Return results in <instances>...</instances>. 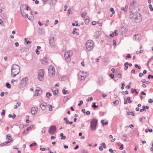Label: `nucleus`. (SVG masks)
I'll use <instances>...</instances> for the list:
<instances>
[{"label":"nucleus","instance_id":"obj_1","mask_svg":"<svg viewBox=\"0 0 153 153\" xmlns=\"http://www.w3.org/2000/svg\"><path fill=\"white\" fill-rule=\"evenodd\" d=\"M26 11H24L23 13H22V11L21 12V13L23 16L26 17L29 20H33L34 17L33 16V12L31 10L30 8L26 9Z\"/></svg>","mask_w":153,"mask_h":153},{"label":"nucleus","instance_id":"obj_2","mask_svg":"<svg viewBox=\"0 0 153 153\" xmlns=\"http://www.w3.org/2000/svg\"><path fill=\"white\" fill-rule=\"evenodd\" d=\"M19 72L20 68L18 65L16 64H13L12 65L11 74L12 77H15L19 73Z\"/></svg>","mask_w":153,"mask_h":153},{"label":"nucleus","instance_id":"obj_3","mask_svg":"<svg viewBox=\"0 0 153 153\" xmlns=\"http://www.w3.org/2000/svg\"><path fill=\"white\" fill-rule=\"evenodd\" d=\"M98 120L95 118H93L91 121L90 128L92 131L95 130L97 129V126Z\"/></svg>","mask_w":153,"mask_h":153},{"label":"nucleus","instance_id":"obj_4","mask_svg":"<svg viewBox=\"0 0 153 153\" xmlns=\"http://www.w3.org/2000/svg\"><path fill=\"white\" fill-rule=\"evenodd\" d=\"M94 47V43L91 40H88L86 45V48L88 51H90L93 49Z\"/></svg>","mask_w":153,"mask_h":153},{"label":"nucleus","instance_id":"obj_5","mask_svg":"<svg viewBox=\"0 0 153 153\" xmlns=\"http://www.w3.org/2000/svg\"><path fill=\"white\" fill-rule=\"evenodd\" d=\"M72 51L71 50H69L65 52L64 57L67 62H70L71 61V56H72Z\"/></svg>","mask_w":153,"mask_h":153},{"label":"nucleus","instance_id":"obj_6","mask_svg":"<svg viewBox=\"0 0 153 153\" xmlns=\"http://www.w3.org/2000/svg\"><path fill=\"white\" fill-rule=\"evenodd\" d=\"M131 17L134 19L139 20L141 19L140 14L138 12L132 13L130 15Z\"/></svg>","mask_w":153,"mask_h":153},{"label":"nucleus","instance_id":"obj_7","mask_svg":"<svg viewBox=\"0 0 153 153\" xmlns=\"http://www.w3.org/2000/svg\"><path fill=\"white\" fill-rule=\"evenodd\" d=\"M78 79L81 81L84 79L87 76V74L85 72H80L78 74Z\"/></svg>","mask_w":153,"mask_h":153},{"label":"nucleus","instance_id":"obj_8","mask_svg":"<svg viewBox=\"0 0 153 153\" xmlns=\"http://www.w3.org/2000/svg\"><path fill=\"white\" fill-rule=\"evenodd\" d=\"M38 79L40 81H42L44 79V71L43 70H39L38 76Z\"/></svg>","mask_w":153,"mask_h":153},{"label":"nucleus","instance_id":"obj_9","mask_svg":"<svg viewBox=\"0 0 153 153\" xmlns=\"http://www.w3.org/2000/svg\"><path fill=\"white\" fill-rule=\"evenodd\" d=\"M56 128L55 126H52L49 127L48 132L51 134H53L56 132Z\"/></svg>","mask_w":153,"mask_h":153},{"label":"nucleus","instance_id":"obj_10","mask_svg":"<svg viewBox=\"0 0 153 153\" xmlns=\"http://www.w3.org/2000/svg\"><path fill=\"white\" fill-rule=\"evenodd\" d=\"M49 42L51 47L53 48L56 45L53 36L50 37L49 38Z\"/></svg>","mask_w":153,"mask_h":153},{"label":"nucleus","instance_id":"obj_11","mask_svg":"<svg viewBox=\"0 0 153 153\" xmlns=\"http://www.w3.org/2000/svg\"><path fill=\"white\" fill-rule=\"evenodd\" d=\"M30 8V7L27 6L25 4H22L21 5L20 7L21 12L22 11V13H23L24 11H26V9Z\"/></svg>","mask_w":153,"mask_h":153},{"label":"nucleus","instance_id":"obj_12","mask_svg":"<svg viewBox=\"0 0 153 153\" xmlns=\"http://www.w3.org/2000/svg\"><path fill=\"white\" fill-rule=\"evenodd\" d=\"M27 80L28 78L27 77L23 78L21 81V84H22L23 86H26L27 82Z\"/></svg>","mask_w":153,"mask_h":153},{"label":"nucleus","instance_id":"obj_13","mask_svg":"<svg viewBox=\"0 0 153 153\" xmlns=\"http://www.w3.org/2000/svg\"><path fill=\"white\" fill-rule=\"evenodd\" d=\"M52 90L54 95H56L58 93V89L55 87L52 88Z\"/></svg>","mask_w":153,"mask_h":153},{"label":"nucleus","instance_id":"obj_14","mask_svg":"<svg viewBox=\"0 0 153 153\" xmlns=\"http://www.w3.org/2000/svg\"><path fill=\"white\" fill-rule=\"evenodd\" d=\"M48 59L47 58L44 57L42 59L41 62L42 64H46L48 62Z\"/></svg>","mask_w":153,"mask_h":153},{"label":"nucleus","instance_id":"obj_15","mask_svg":"<svg viewBox=\"0 0 153 153\" xmlns=\"http://www.w3.org/2000/svg\"><path fill=\"white\" fill-rule=\"evenodd\" d=\"M31 112L33 114L35 115L37 113V111L35 107H33L31 110Z\"/></svg>","mask_w":153,"mask_h":153},{"label":"nucleus","instance_id":"obj_16","mask_svg":"<svg viewBox=\"0 0 153 153\" xmlns=\"http://www.w3.org/2000/svg\"><path fill=\"white\" fill-rule=\"evenodd\" d=\"M46 105L47 104L45 102H44L42 104H41L40 105V107L43 110H45L46 108Z\"/></svg>","mask_w":153,"mask_h":153},{"label":"nucleus","instance_id":"obj_17","mask_svg":"<svg viewBox=\"0 0 153 153\" xmlns=\"http://www.w3.org/2000/svg\"><path fill=\"white\" fill-rule=\"evenodd\" d=\"M140 38V34H137L134 35L133 37V39L137 40H139Z\"/></svg>","mask_w":153,"mask_h":153},{"label":"nucleus","instance_id":"obj_18","mask_svg":"<svg viewBox=\"0 0 153 153\" xmlns=\"http://www.w3.org/2000/svg\"><path fill=\"white\" fill-rule=\"evenodd\" d=\"M55 71H49V75L51 77H52L55 75Z\"/></svg>","mask_w":153,"mask_h":153},{"label":"nucleus","instance_id":"obj_19","mask_svg":"<svg viewBox=\"0 0 153 153\" xmlns=\"http://www.w3.org/2000/svg\"><path fill=\"white\" fill-rule=\"evenodd\" d=\"M103 79L102 77H100L98 80V83L100 85H101L103 82Z\"/></svg>","mask_w":153,"mask_h":153},{"label":"nucleus","instance_id":"obj_20","mask_svg":"<svg viewBox=\"0 0 153 153\" xmlns=\"http://www.w3.org/2000/svg\"><path fill=\"white\" fill-rule=\"evenodd\" d=\"M135 3H136V2L134 1L130 3V9H132L134 7Z\"/></svg>","mask_w":153,"mask_h":153},{"label":"nucleus","instance_id":"obj_21","mask_svg":"<svg viewBox=\"0 0 153 153\" xmlns=\"http://www.w3.org/2000/svg\"><path fill=\"white\" fill-rule=\"evenodd\" d=\"M53 70L55 71V69L54 67L51 65L49 66L48 68V71H53Z\"/></svg>","mask_w":153,"mask_h":153},{"label":"nucleus","instance_id":"obj_22","mask_svg":"<svg viewBox=\"0 0 153 153\" xmlns=\"http://www.w3.org/2000/svg\"><path fill=\"white\" fill-rule=\"evenodd\" d=\"M100 36V33L99 32H96L95 33L94 36L96 38H97Z\"/></svg>","mask_w":153,"mask_h":153},{"label":"nucleus","instance_id":"obj_23","mask_svg":"<svg viewBox=\"0 0 153 153\" xmlns=\"http://www.w3.org/2000/svg\"><path fill=\"white\" fill-rule=\"evenodd\" d=\"M85 20V23L86 25H88L89 24V20L87 18H86L85 19H84Z\"/></svg>","mask_w":153,"mask_h":153},{"label":"nucleus","instance_id":"obj_24","mask_svg":"<svg viewBox=\"0 0 153 153\" xmlns=\"http://www.w3.org/2000/svg\"><path fill=\"white\" fill-rule=\"evenodd\" d=\"M11 142V141H6L5 142H4L3 143H2L0 145L1 146H4V145H6L8 143H9Z\"/></svg>","mask_w":153,"mask_h":153},{"label":"nucleus","instance_id":"obj_25","mask_svg":"<svg viewBox=\"0 0 153 153\" xmlns=\"http://www.w3.org/2000/svg\"><path fill=\"white\" fill-rule=\"evenodd\" d=\"M6 137V139H7L10 140V141H11V142L12 141V140L11 138L10 135L8 134L7 135Z\"/></svg>","mask_w":153,"mask_h":153},{"label":"nucleus","instance_id":"obj_26","mask_svg":"<svg viewBox=\"0 0 153 153\" xmlns=\"http://www.w3.org/2000/svg\"><path fill=\"white\" fill-rule=\"evenodd\" d=\"M51 94L49 92H48L46 93V97L48 98H49V97H51Z\"/></svg>","mask_w":153,"mask_h":153},{"label":"nucleus","instance_id":"obj_27","mask_svg":"<svg viewBox=\"0 0 153 153\" xmlns=\"http://www.w3.org/2000/svg\"><path fill=\"white\" fill-rule=\"evenodd\" d=\"M28 38H25V41L26 42V44H28L29 43H31V42L29 40H27Z\"/></svg>","mask_w":153,"mask_h":153},{"label":"nucleus","instance_id":"obj_28","mask_svg":"<svg viewBox=\"0 0 153 153\" xmlns=\"http://www.w3.org/2000/svg\"><path fill=\"white\" fill-rule=\"evenodd\" d=\"M62 92L63 94H68V91L65 90V89L62 90Z\"/></svg>","mask_w":153,"mask_h":153},{"label":"nucleus","instance_id":"obj_29","mask_svg":"<svg viewBox=\"0 0 153 153\" xmlns=\"http://www.w3.org/2000/svg\"><path fill=\"white\" fill-rule=\"evenodd\" d=\"M60 135L61 137H62L61 138V139L62 140H64L66 138V137L64 136L63 134V133H61L60 134Z\"/></svg>","mask_w":153,"mask_h":153},{"label":"nucleus","instance_id":"obj_30","mask_svg":"<svg viewBox=\"0 0 153 153\" xmlns=\"http://www.w3.org/2000/svg\"><path fill=\"white\" fill-rule=\"evenodd\" d=\"M149 7L150 9V10L151 11H152L153 10V7L152 4H150L149 5Z\"/></svg>","mask_w":153,"mask_h":153},{"label":"nucleus","instance_id":"obj_31","mask_svg":"<svg viewBox=\"0 0 153 153\" xmlns=\"http://www.w3.org/2000/svg\"><path fill=\"white\" fill-rule=\"evenodd\" d=\"M91 107L94 108H95L97 107L98 105H95V102H93V103L92 105H91Z\"/></svg>","mask_w":153,"mask_h":153},{"label":"nucleus","instance_id":"obj_32","mask_svg":"<svg viewBox=\"0 0 153 153\" xmlns=\"http://www.w3.org/2000/svg\"><path fill=\"white\" fill-rule=\"evenodd\" d=\"M113 103L116 106L119 104V102L118 100H116Z\"/></svg>","mask_w":153,"mask_h":153},{"label":"nucleus","instance_id":"obj_33","mask_svg":"<svg viewBox=\"0 0 153 153\" xmlns=\"http://www.w3.org/2000/svg\"><path fill=\"white\" fill-rule=\"evenodd\" d=\"M86 15V13H83L81 14V16L83 18V19L86 18L85 17Z\"/></svg>","mask_w":153,"mask_h":153},{"label":"nucleus","instance_id":"obj_34","mask_svg":"<svg viewBox=\"0 0 153 153\" xmlns=\"http://www.w3.org/2000/svg\"><path fill=\"white\" fill-rule=\"evenodd\" d=\"M127 114L128 115H131L133 116H134V114L132 112H127Z\"/></svg>","mask_w":153,"mask_h":153},{"label":"nucleus","instance_id":"obj_35","mask_svg":"<svg viewBox=\"0 0 153 153\" xmlns=\"http://www.w3.org/2000/svg\"><path fill=\"white\" fill-rule=\"evenodd\" d=\"M6 86L7 88H11V85L8 82L6 83Z\"/></svg>","mask_w":153,"mask_h":153},{"label":"nucleus","instance_id":"obj_36","mask_svg":"<svg viewBox=\"0 0 153 153\" xmlns=\"http://www.w3.org/2000/svg\"><path fill=\"white\" fill-rule=\"evenodd\" d=\"M72 33L74 34H76L77 36H78L79 35V32H76L74 30Z\"/></svg>","mask_w":153,"mask_h":153},{"label":"nucleus","instance_id":"obj_37","mask_svg":"<svg viewBox=\"0 0 153 153\" xmlns=\"http://www.w3.org/2000/svg\"><path fill=\"white\" fill-rule=\"evenodd\" d=\"M81 151L82 153H88V151L86 150L85 149H82Z\"/></svg>","mask_w":153,"mask_h":153},{"label":"nucleus","instance_id":"obj_38","mask_svg":"<svg viewBox=\"0 0 153 153\" xmlns=\"http://www.w3.org/2000/svg\"><path fill=\"white\" fill-rule=\"evenodd\" d=\"M5 110L4 109H3L2 110V113H1V116H3V115H4L5 114Z\"/></svg>","mask_w":153,"mask_h":153},{"label":"nucleus","instance_id":"obj_39","mask_svg":"<svg viewBox=\"0 0 153 153\" xmlns=\"http://www.w3.org/2000/svg\"><path fill=\"white\" fill-rule=\"evenodd\" d=\"M127 100H128V102L129 103H131V98L130 97H127Z\"/></svg>","mask_w":153,"mask_h":153},{"label":"nucleus","instance_id":"obj_40","mask_svg":"<svg viewBox=\"0 0 153 153\" xmlns=\"http://www.w3.org/2000/svg\"><path fill=\"white\" fill-rule=\"evenodd\" d=\"M52 106L51 105H49V110L50 111H51L52 110Z\"/></svg>","mask_w":153,"mask_h":153},{"label":"nucleus","instance_id":"obj_41","mask_svg":"<svg viewBox=\"0 0 153 153\" xmlns=\"http://www.w3.org/2000/svg\"><path fill=\"white\" fill-rule=\"evenodd\" d=\"M36 145V143L35 142L33 143L32 144L30 145V147H32L33 146H35Z\"/></svg>","mask_w":153,"mask_h":153},{"label":"nucleus","instance_id":"obj_42","mask_svg":"<svg viewBox=\"0 0 153 153\" xmlns=\"http://www.w3.org/2000/svg\"><path fill=\"white\" fill-rule=\"evenodd\" d=\"M83 103V102L82 100H81L79 102V103L78 104L79 106H81Z\"/></svg>","mask_w":153,"mask_h":153},{"label":"nucleus","instance_id":"obj_43","mask_svg":"<svg viewBox=\"0 0 153 153\" xmlns=\"http://www.w3.org/2000/svg\"><path fill=\"white\" fill-rule=\"evenodd\" d=\"M110 11L112 12V13L114 14L115 13V11H114V9L113 8H110Z\"/></svg>","mask_w":153,"mask_h":153},{"label":"nucleus","instance_id":"obj_44","mask_svg":"<svg viewBox=\"0 0 153 153\" xmlns=\"http://www.w3.org/2000/svg\"><path fill=\"white\" fill-rule=\"evenodd\" d=\"M102 145L104 148H106V146L104 143H102Z\"/></svg>","mask_w":153,"mask_h":153},{"label":"nucleus","instance_id":"obj_45","mask_svg":"<svg viewBox=\"0 0 153 153\" xmlns=\"http://www.w3.org/2000/svg\"><path fill=\"white\" fill-rule=\"evenodd\" d=\"M33 125H31V126H29L27 128V131H28V130H29L31 128H33Z\"/></svg>","mask_w":153,"mask_h":153},{"label":"nucleus","instance_id":"obj_46","mask_svg":"<svg viewBox=\"0 0 153 153\" xmlns=\"http://www.w3.org/2000/svg\"><path fill=\"white\" fill-rule=\"evenodd\" d=\"M71 11V9H69L68 10V13H67V15H69L71 14L70 12Z\"/></svg>","mask_w":153,"mask_h":153},{"label":"nucleus","instance_id":"obj_47","mask_svg":"<svg viewBox=\"0 0 153 153\" xmlns=\"http://www.w3.org/2000/svg\"><path fill=\"white\" fill-rule=\"evenodd\" d=\"M151 77V78L153 79V76L151 75H149L148 76V79H150Z\"/></svg>","mask_w":153,"mask_h":153},{"label":"nucleus","instance_id":"obj_48","mask_svg":"<svg viewBox=\"0 0 153 153\" xmlns=\"http://www.w3.org/2000/svg\"><path fill=\"white\" fill-rule=\"evenodd\" d=\"M153 101L152 99H150L148 100V102L149 103H152L153 102Z\"/></svg>","mask_w":153,"mask_h":153},{"label":"nucleus","instance_id":"obj_49","mask_svg":"<svg viewBox=\"0 0 153 153\" xmlns=\"http://www.w3.org/2000/svg\"><path fill=\"white\" fill-rule=\"evenodd\" d=\"M131 57L130 55L129 54H127L126 57V59H127V58H130Z\"/></svg>","mask_w":153,"mask_h":153},{"label":"nucleus","instance_id":"obj_50","mask_svg":"<svg viewBox=\"0 0 153 153\" xmlns=\"http://www.w3.org/2000/svg\"><path fill=\"white\" fill-rule=\"evenodd\" d=\"M36 52L37 55H39V54L40 52L39 51H38V50L37 49H36Z\"/></svg>","mask_w":153,"mask_h":153},{"label":"nucleus","instance_id":"obj_51","mask_svg":"<svg viewBox=\"0 0 153 153\" xmlns=\"http://www.w3.org/2000/svg\"><path fill=\"white\" fill-rule=\"evenodd\" d=\"M123 144H122L121 146L119 148V149L120 150H122L123 149Z\"/></svg>","mask_w":153,"mask_h":153},{"label":"nucleus","instance_id":"obj_52","mask_svg":"<svg viewBox=\"0 0 153 153\" xmlns=\"http://www.w3.org/2000/svg\"><path fill=\"white\" fill-rule=\"evenodd\" d=\"M15 45L16 47H17L19 46V44L18 42H16L15 43Z\"/></svg>","mask_w":153,"mask_h":153},{"label":"nucleus","instance_id":"obj_53","mask_svg":"<svg viewBox=\"0 0 153 153\" xmlns=\"http://www.w3.org/2000/svg\"><path fill=\"white\" fill-rule=\"evenodd\" d=\"M101 122L102 124V125L103 126H104V120H102L101 121Z\"/></svg>","mask_w":153,"mask_h":153},{"label":"nucleus","instance_id":"obj_54","mask_svg":"<svg viewBox=\"0 0 153 153\" xmlns=\"http://www.w3.org/2000/svg\"><path fill=\"white\" fill-rule=\"evenodd\" d=\"M143 73H140L139 74V76L140 77H142L143 76Z\"/></svg>","mask_w":153,"mask_h":153},{"label":"nucleus","instance_id":"obj_55","mask_svg":"<svg viewBox=\"0 0 153 153\" xmlns=\"http://www.w3.org/2000/svg\"><path fill=\"white\" fill-rule=\"evenodd\" d=\"M86 114L87 115H89L90 114V112L89 111H87L86 112Z\"/></svg>","mask_w":153,"mask_h":153},{"label":"nucleus","instance_id":"obj_56","mask_svg":"<svg viewBox=\"0 0 153 153\" xmlns=\"http://www.w3.org/2000/svg\"><path fill=\"white\" fill-rule=\"evenodd\" d=\"M111 77V79H113L114 78V75L113 74H111L109 75Z\"/></svg>","mask_w":153,"mask_h":153},{"label":"nucleus","instance_id":"obj_57","mask_svg":"<svg viewBox=\"0 0 153 153\" xmlns=\"http://www.w3.org/2000/svg\"><path fill=\"white\" fill-rule=\"evenodd\" d=\"M96 22L95 21H93L92 22V24L93 25H96Z\"/></svg>","mask_w":153,"mask_h":153},{"label":"nucleus","instance_id":"obj_58","mask_svg":"<svg viewBox=\"0 0 153 153\" xmlns=\"http://www.w3.org/2000/svg\"><path fill=\"white\" fill-rule=\"evenodd\" d=\"M145 106L144 105H143V107H142V108H143V110H144V111H146V109L145 108Z\"/></svg>","mask_w":153,"mask_h":153},{"label":"nucleus","instance_id":"obj_59","mask_svg":"<svg viewBox=\"0 0 153 153\" xmlns=\"http://www.w3.org/2000/svg\"><path fill=\"white\" fill-rule=\"evenodd\" d=\"M117 30H115L114 31V33H115V36H117L118 34V33H117Z\"/></svg>","mask_w":153,"mask_h":153},{"label":"nucleus","instance_id":"obj_60","mask_svg":"<svg viewBox=\"0 0 153 153\" xmlns=\"http://www.w3.org/2000/svg\"><path fill=\"white\" fill-rule=\"evenodd\" d=\"M141 82L143 83L146 82V80L145 79H143L141 80Z\"/></svg>","mask_w":153,"mask_h":153},{"label":"nucleus","instance_id":"obj_61","mask_svg":"<svg viewBox=\"0 0 153 153\" xmlns=\"http://www.w3.org/2000/svg\"><path fill=\"white\" fill-rule=\"evenodd\" d=\"M117 76L118 78H120L121 77V74H118Z\"/></svg>","mask_w":153,"mask_h":153},{"label":"nucleus","instance_id":"obj_62","mask_svg":"<svg viewBox=\"0 0 153 153\" xmlns=\"http://www.w3.org/2000/svg\"><path fill=\"white\" fill-rule=\"evenodd\" d=\"M79 148V146L78 145H76V147L74 148V150H76Z\"/></svg>","mask_w":153,"mask_h":153},{"label":"nucleus","instance_id":"obj_63","mask_svg":"<svg viewBox=\"0 0 153 153\" xmlns=\"http://www.w3.org/2000/svg\"><path fill=\"white\" fill-rule=\"evenodd\" d=\"M4 92H2L0 94V96L1 97H3L4 95Z\"/></svg>","mask_w":153,"mask_h":153},{"label":"nucleus","instance_id":"obj_64","mask_svg":"<svg viewBox=\"0 0 153 153\" xmlns=\"http://www.w3.org/2000/svg\"><path fill=\"white\" fill-rule=\"evenodd\" d=\"M125 66L124 67V70H126L128 69V66L126 65H125Z\"/></svg>","mask_w":153,"mask_h":153}]
</instances>
